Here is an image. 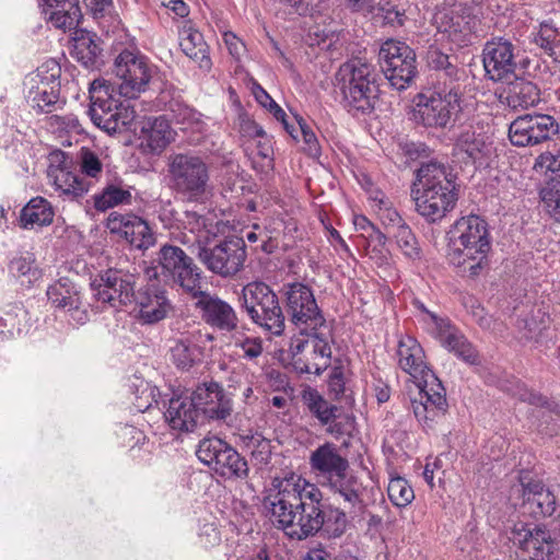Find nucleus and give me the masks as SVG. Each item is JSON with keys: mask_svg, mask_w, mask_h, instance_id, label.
<instances>
[{"mask_svg": "<svg viewBox=\"0 0 560 560\" xmlns=\"http://www.w3.org/2000/svg\"><path fill=\"white\" fill-rule=\"evenodd\" d=\"M387 494L390 502L397 508L409 505L415 499V492L405 478H392L387 486Z\"/></svg>", "mask_w": 560, "mask_h": 560, "instance_id": "nucleus-48", "label": "nucleus"}, {"mask_svg": "<svg viewBox=\"0 0 560 560\" xmlns=\"http://www.w3.org/2000/svg\"><path fill=\"white\" fill-rule=\"evenodd\" d=\"M54 215L50 202L43 197H36L31 199L21 210L20 225L23 229L49 225Z\"/></svg>", "mask_w": 560, "mask_h": 560, "instance_id": "nucleus-35", "label": "nucleus"}, {"mask_svg": "<svg viewBox=\"0 0 560 560\" xmlns=\"http://www.w3.org/2000/svg\"><path fill=\"white\" fill-rule=\"evenodd\" d=\"M523 486V506L533 517L551 516L556 511V497L539 480Z\"/></svg>", "mask_w": 560, "mask_h": 560, "instance_id": "nucleus-29", "label": "nucleus"}, {"mask_svg": "<svg viewBox=\"0 0 560 560\" xmlns=\"http://www.w3.org/2000/svg\"><path fill=\"white\" fill-rule=\"evenodd\" d=\"M47 298L55 308L66 311L68 307L75 306L80 292L69 278L62 277L48 287Z\"/></svg>", "mask_w": 560, "mask_h": 560, "instance_id": "nucleus-38", "label": "nucleus"}, {"mask_svg": "<svg viewBox=\"0 0 560 560\" xmlns=\"http://www.w3.org/2000/svg\"><path fill=\"white\" fill-rule=\"evenodd\" d=\"M427 61L429 67L435 70H442L450 78H454L457 74V67L451 60V57L442 52L436 47H430L427 52Z\"/></svg>", "mask_w": 560, "mask_h": 560, "instance_id": "nucleus-53", "label": "nucleus"}, {"mask_svg": "<svg viewBox=\"0 0 560 560\" xmlns=\"http://www.w3.org/2000/svg\"><path fill=\"white\" fill-rule=\"evenodd\" d=\"M477 21L472 16H452L446 32L450 39L458 46H465L471 42Z\"/></svg>", "mask_w": 560, "mask_h": 560, "instance_id": "nucleus-44", "label": "nucleus"}, {"mask_svg": "<svg viewBox=\"0 0 560 560\" xmlns=\"http://www.w3.org/2000/svg\"><path fill=\"white\" fill-rule=\"evenodd\" d=\"M327 433L331 434L336 439L350 435L354 428V418L348 413L342 415L341 410L337 412V417L325 425Z\"/></svg>", "mask_w": 560, "mask_h": 560, "instance_id": "nucleus-57", "label": "nucleus"}, {"mask_svg": "<svg viewBox=\"0 0 560 560\" xmlns=\"http://www.w3.org/2000/svg\"><path fill=\"white\" fill-rule=\"evenodd\" d=\"M517 52V47L509 38L499 36L488 40L482 49L486 75L494 82L509 79L515 72Z\"/></svg>", "mask_w": 560, "mask_h": 560, "instance_id": "nucleus-19", "label": "nucleus"}, {"mask_svg": "<svg viewBox=\"0 0 560 560\" xmlns=\"http://www.w3.org/2000/svg\"><path fill=\"white\" fill-rule=\"evenodd\" d=\"M378 62L389 84L398 91L407 89L418 73L416 54L404 42L388 39L383 43Z\"/></svg>", "mask_w": 560, "mask_h": 560, "instance_id": "nucleus-12", "label": "nucleus"}, {"mask_svg": "<svg viewBox=\"0 0 560 560\" xmlns=\"http://www.w3.org/2000/svg\"><path fill=\"white\" fill-rule=\"evenodd\" d=\"M192 394L173 396L167 404L164 418L173 430L190 432L201 423Z\"/></svg>", "mask_w": 560, "mask_h": 560, "instance_id": "nucleus-27", "label": "nucleus"}, {"mask_svg": "<svg viewBox=\"0 0 560 560\" xmlns=\"http://www.w3.org/2000/svg\"><path fill=\"white\" fill-rule=\"evenodd\" d=\"M534 43L542 48L555 61L560 62V32L552 24L544 22L534 35Z\"/></svg>", "mask_w": 560, "mask_h": 560, "instance_id": "nucleus-45", "label": "nucleus"}, {"mask_svg": "<svg viewBox=\"0 0 560 560\" xmlns=\"http://www.w3.org/2000/svg\"><path fill=\"white\" fill-rule=\"evenodd\" d=\"M442 346L468 364L475 365L480 363L478 352L458 329L453 334H448L447 339H445Z\"/></svg>", "mask_w": 560, "mask_h": 560, "instance_id": "nucleus-43", "label": "nucleus"}, {"mask_svg": "<svg viewBox=\"0 0 560 560\" xmlns=\"http://www.w3.org/2000/svg\"><path fill=\"white\" fill-rule=\"evenodd\" d=\"M183 224L186 230L196 235L191 243L192 253H195L199 244L203 245L202 240H206L210 232L208 230L207 219L195 211H186L184 213Z\"/></svg>", "mask_w": 560, "mask_h": 560, "instance_id": "nucleus-51", "label": "nucleus"}, {"mask_svg": "<svg viewBox=\"0 0 560 560\" xmlns=\"http://www.w3.org/2000/svg\"><path fill=\"white\" fill-rule=\"evenodd\" d=\"M413 102L412 120L425 128H451L462 113L460 95L455 90L422 92Z\"/></svg>", "mask_w": 560, "mask_h": 560, "instance_id": "nucleus-11", "label": "nucleus"}, {"mask_svg": "<svg viewBox=\"0 0 560 560\" xmlns=\"http://www.w3.org/2000/svg\"><path fill=\"white\" fill-rule=\"evenodd\" d=\"M323 500L316 483L290 472L272 479L265 508L271 524L291 539L305 540L318 533L340 537L348 526L346 512Z\"/></svg>", "mask_w": 560, "mask_h": 560, "instance_id": "nucleus-1", "label": "nucleus"}, {"mask_svg": "<svg viewBox=\"0 0 560 560\" xmlns=\"http://www.w3.org/2000/svg\"><path fill=\"white\" fill-rule=\"evenodd\" d=\"M215 474L225 479L244 480L248 477L249 467L247 460L231 446L226 454H223V460L218 465Z\"/></svg>", "mask_w": 560, "mask_h": 560, "instance_id": "nucleus-41", "label": "nucleus"}, {"mask_svg": "<svg viewBox=\"0 0 560 560\" xmlns=\"http://www.w3.org/2000/svg\"><path fill=\"white\" fill-rule=\"evenodd\" d=\"M375 213L389 234L407 225L399 212L393 207L392 201L387 206L377 209Z\"/></svg>", "mask_w": 560, "mask_h": 560, "instance_id": "nucleus-55", "label": "nucleus"}, {"mask_svg": "<svg viewBox=\"0 0 560 560\" xmlns=\"http://www.w3.org/2000/svg\"><path fill=\"white\" fill-rule=\"evenodd\" d=\"M392 236L395 238L398 248L407 259H420L421 249L413 232L408 224L398 231H394Z\"/></svg>", "mask_w": 560, "mask_h": 560, "instance_id": "nucleus-50", "label": "nucleus"}, {"mask_svg": "<svg viewBox=\"0 0 560 560\" xmlns=\"http://www.w3.org/2000/svg\"><path fill=\"white\" fill-rule=\"evenodd\" d=\"M192 396L197 409L201 412V423L205 420H225L232 412L231 399L218 383L198 386Z\"/></svg>", "mask_w": 560, "mask_h": 560, "instance_id": "nucleus-23", "label": "nucleus"}, {"mask_svg": "<svg viewBox=\"0 0 560 560\" xmlns=\"http://www.w3.org/2000/svg\"><path fill=\"white\" fill-rule=\"evenodd\" d=\"M269 112L273 115V117L278 120V121H281L282 125H283V128L285 129V131L293 138V139H296L298 138V130L294 126H291L289 125V122L287 121V114L276 103L273 102V104H271L269 107H268Z\"/></svg>", "mask_w": 560, "mask_h": 560, "instance_id": "nucleus-64", "label": "nucleus"}, {"mask_svg": "<svg viewBox=\"0 0 560 560\" xmlns=\"http://www.w3.org/2000/svg\"><path fill=\"white\" fill-rule=\"evenodd\" d=\"M113 72L120 81L115 90L120 96L131 100L145 91L153 70L147 57L125 49L115 58Z\"/></svg>", "mask_w": 560, "mask_h": 560, "instance_id": "nucleus-13", "label": "nucleus"}, {"mask_svg": "<svg viewBox=\"0 0 560 560\" xmlns=\"http://www.w3.org/2000/svg\"><path fill=\"white\" fill-rule=\"evenodd\" d=\"M100 52L101 47L95 43L89 33L81 34V36L73 39L71 56L81 62L85 68L94 66L96 57L100 55Z\"/></svg>", "mask_w": 560, "mask_h": 560, "instance_id": "nucleus-46", "label": "nucleus"}, {"mask_svg": "<svg viewBox=\"0 0 560 560\" xmlns=\"http://www.w3.org/2000/svg\"><path fill=\"white\" fill-rule=\"evenodd\" d=\"M48 176L60 194L71 200L84 196L92 187V182L80 177L66 168H51Z\"/></svg>", "mask_w": 560, "mask_h": 560, "instance_id": "nucleus-34", "label": "nucleus"}, {"mask_svg": "<svg viewBox=\"0 0 560 560\" xmlns=\"http://www.w3.org/2000/svg\"><path fill=\"white\" fill-rule=\"evenodd\" d=\"M106 228L137 249H148L155 242L147 221L132 213L112 212L106 220Z\"/></svg>", "mask_w": 560, "mask_h": 560, "instance_id": "nucleus-22", "label": "nucleus"}, {"mask_svg": "<svg viewBox=\"0 0 560 560\" xmlns=\"http://www.w3.org/2000/svg\"><path fill=\"white\" fill-rule=\"evenodd\" d=\"M453 247L447 254L448 261L463 276L475 277L488 262L491 248L487 223L478 215L458 219L453 225Z\"/></svg>", "mask_w": 560, "mask_h": 560, "instance_id": "nucleus-4", "label": "nucleus"}, {"mask_svg": "<svg viewBox=\"0 0 560 560\" xmlns=\"http://www.w3.org/2000/svg\"><path fill=\"white\" fill-rule=\"evenodd\" d=\"M296 130L300 131L302 135V139L304 142L303 150L310 156H313V158L318 156L320 154V147H319L317 137L315 136L313 130H311L308 128V126L302 121H299V129L296 128Z\"/></svg>", "mask_w": 560, "mask_h": 560, "instance_id": "nucleus-59", "label": "nucleus"}, {"mask_svg": "<svg viewBox=\"0 0 560 560\" xmlns=\"http://www.w3.org/2000/svg\"><path fill=\"white\" fill-rule=\"evenodd\" d=\"M308 464L320 486L340 471L350 470L348 458L341 455L339 447L332 442H325L312 451Z\"/></svg>", "mask_w": 560, "mask_h": 560, "instance_id": "nucleus-24", "label": "nucleus"}, {"mask_svg": "<svg viewBox=\"0 0 560 560\" xmlns=\"http://www.w3.org/2000/svg\"><path fill=\"white\" fill-rule=\"evenodd\" d=\"M133 187L125 183L120 177H114L106 182L103 189L92 196L94 208L105 212L112 208L131 205Z\"/></svg>", "mask_w": 560, "mask_h": 560, "instance_id": "nucleus-30", "label": "nucleus"}, {"mask_svg": "<svg viewBox=\"0 0 560 560\" xmlns=\"http://www.w3.org/2000/svg\"><path fill=\"white\" fill-rule=\"evenodd\" d=\"M254 168L260 172H267L273 168V149L271 140L265 136L258 137L256 152L253 156Z\"/></svg>", "mask_w": 560, "mask_h": 560, "instance_id": "nucleus-52", "label": "nucleus"}, {"mask_svg": "<svg viewBox=\"0 0 560 560\" xmlns=\"http://www.w3.org/2000/svg\"><path fill=\"white\" fill-rule=\"evenodd\" d=\"M60 72L59 65L50 60L31 75L33 85L28 91V98L38 113H52L65 104L59 96Z\"/></svg>", "mask_w": 560, "mask_h": 560, "instance_id": "nucleus-16", "label": "nucleus"}, {"mask_svg": "<svg viewBox=\"0 0 560 560\" xmlns=\"http://www.w3.org/2000/svg\"><path fill=\"white\" fill-rule=\"evenodd\" d=\"M199 540L205 548L213 547L221 541V534L213 523H206L199 529Z\"/></svg>", "mask_w": 560, "mask_h": 560, "instance_id": "nucleus-61", "label": "nucleus"}, {"mask_svg": "<svg viewBox=\"0 0 560 560\" xmlns=\"http://www.w3.org/2000/svg\"><path fill=\"white\" fill-rule=\"evenodd\" d=\"M322 487L328 489L334 495H338L351 508L363 510L366 506L364 501L365 487L351 469L340 471L339 475L324 481Z\"/></svg>", "mask_w": 560, "mask_h": 560, "instance_id": "nucleus-28", "label": "nucleus"}, {"mask_svg": "<svg viewBox=\"0 0 560 560\" xmlns=\"http://www.w3.org/2000/svg\"><path fill=\"white\" fill-rule=\"evenodd\" d=\"M558 133V121L546 114L518 116L509 127V139L515 147L537 145L551 140Z\"/></svg>", "mask_w": 560, "mask_h": 560, "instance_id": "nucleus-17", "label": "nucleus"}, {"mask_svg": "<svg viewBox=\"0 0 560 560\" xmlns=\"http://www.w3.org/2000/svg\"><path fill=\"white\" fill-rule=\"evenodd\" d=\"M115 86L104 80L95 79L91 83V105L89 116L93 124L113 135L129 126L136 118V110L128 100L114 97Z\"/></svg>", "mask_w": 560, "mask_h": 560, "instance_id": "nucleus-8", "label": "nucleus"}, {"mask_svg": "<svg viewBox=\"0 0 560 560\" xmlns=\"http://www.w3.org/2000/svg\"><path fill=\"white\" fill-rule=\"evenodd\" d=\"M541 199L553 219L560 222V190L544 189Z\"/></svg>", "mask_w": 560, "mask_h": 560, "instance_id": "nucleus-63", "label": "nucleus"}, {"mask_svg": "<svg viewBox=\"0 0 560 560\" xmlns=\"http://www.w3.org/2000/svg\"><path fill=\"white\" fill-rule=\"evenodd\" d=\"M190 298L195 300L194 305L202 320L210 327L224 332L237 329L240 319L234 307L219 296L210 294L208 283L201 285L196 293L192 292Z\"/></svg>", "mask_w": 560, "mask_h": 560, "instance_id": "nucleus-18", "label": "nucleus"}, {"mask_svg": "<svg viewBox=\"0 0 560 560\" xmlns=\"http://www.w3.org/2000/svg\"><path fill=\"white\" fill-rule=\"evenodd\" d=\"M180 48L201 70L209 71L212 62L209 56V47L202 34L191 26H184L180 31Z\"/></svg>", "mask_w": 560, "mask_h": 560, "instance_id": "nucleus-33", "label": "nucleus"}, {"mask_svg": "<svg viewBox=\"0 0 560 560\" xmlns=\"http://www.w3.org/2000/svg\"><path fill=\"white\" fill-rule=\"evenodd\" d=\"M141 147L154 154L161 153L173 140L170 119L165 116L148 118L141 129Z\"/></svg>", "mask_w": 560, "mask_h": 560, "instance_id": "nucleus-31", "label": "nucleus"}, {"mask_svg": "<svg viewBox=\"0 0 560 560\" xmlns=\"http://www.w3.org/2000/svg\"><path fill=\"white\" fill-rule=\"evenodd\" d=\"M170 355L177 369L187 371L199 360L200 349L189 337H182L174 340Z\"/></svg>", "mask_w": 560, "mask_h": 560, "instance_id": "nucleus-39", "label": "nucleus"}, {"mask_svg": "<svg viewBox=\"0 0 560 560\" xmlns=\"http://www.w3.org/2000/svg\"><path fill=\"white\" fill-rule=\"evenodd\" d=\"M47 20L63 32L75 30L82 19L78 0H45Z\"/></svg>", "mask_w": 560, "mask_h": 560, "instance_id": "nucleus-32", "label": "nucleus"}, {"mask_svg": "<svg viewBox=\"0 0 560 560\" xmlns=\"http://www.w3.org/2000/svg\"><path fill=\"white\" fill-rule=\"evenodd\" d=\"M302 400L310 413L316 418L320 425H326L337 417L340 407L325 399L318 390L308 387L303 392Z\"/></svg>", "mask_w": 560, "mask_h": 560, "instance_id": "nucleus-37", "label": "nucleus"}, {"mask_svg": "<svg viewBox=\"0 0 560 560\" xmlns=\"http://www.w3.org/2000/svg\"><path fill=\"white\" fill-rule=\"evenodd\" d=\"M398 364L416 380L418 397L411 400L412 411L419 422L430 425L447 410L446 392L442 382L424 362V352L412 337H402L397 348Z\"/></svg>", "mask_w": 560, "mask_h": 560, "instance_id": "nucleus-2", "label": "nucleus"}, {"mask_svg": "<svg viewBox=\"0 0 560 560\" xmlns=\"http://www.w3.org/2000/svg\"><path fill=\"white\" fill-rule=\"evenodd\" d=\"M523 322L525 328L527 329V334H525V337L533 338L541 334V331L547 328L549 324V316H547L545 313H541V311L538 310L536 315L533 313L530 318H526Z\"/></svg>", "mask_w": 560, "mask_h": 560, "instance_id": "nucleus-60", "label": "nucleus"}, {"mask_svg": "<svg viewBox=\"0 0 560 560\" xmlns=\"http://www.w3.org/2000/svg\"><path fill=\"white\" fill-rule=\"evenodd\" d=\"M170 116L172 120L179 125H192L199 120V113L178 101L170 104Z\"/></svg>", "mask_w": 560, "mask_h": 560, "instance_id": "nucleus-56", "label": "nucleus"}, {"mask_svg": "<svg viewBox=\"0 0 560 560\" xmlns=\"http://www.w3.org/2000/svg\"><path fill=\"white\" fill-rule=\"evenodd\" d=\"M241 446L250 453L259 465L267 464L271 457V442L259 432H247L240 435Z\"/></svg>", "mask_w": 560, "mask_h": 560, "instance_id": "nucleus-42", "label": "nucleus"}, {"mask_svg": "<svg viewBox=\"0 0 560 560\" xmlns=\"http://www.w3.org/2000/svg\"><path fill=\"white\" fill-rule=\"evenodd\" d=\"M455 149L464 153L470 161L482 165L492 153V141L482 131V128L475 125H467L460 128L455 138Z\"/></svg>", "mask_w": 560, "mask_h": 560, "instance_id": "nucleus-26", "label": "nucleus"}, {"mask_svg": "<svg viewBox=\"0 0 560 560\" xmlns=\"http://www.w3.org/2000/svg\"><path fill=\"white\" fill-rule=\"evenodd\" d=\"M376 73L371 63L352 59L342 63L335 78L345 108L352 115L370 114L378 100Z\"/></svg>", "mask_w": 560, "mask_h": 560, "instance_id": "nucleus-5", "label": "nucleus"}, {"mask_svg": "<svg viewBox=\"0 0 560 560\" xmlns=\"http://www.w3.org/2000/svg\"><path fill=\"white\" fill-rule=\"evenodd\" d=\"M235 347L241 349L242 358L254 361L264 352L262 340L259 337H245L235 341Z\"/></svg>", "mask_w": 560, "mask_h": 560, "instance_id": "nucleus-58", "label": "nucleus"}, {"mask_svg": "<svg viewBox=\"0 0 560 560\" xmlns=\"http://www.w3.org/2000/svg\"><path fill=\"white\" fill-rule=\"evenodd\" d=\"M133 300L136 316L142 324L159 323L173 311L166 292L155 284H148L140 289Z\"/></svg>", "mask_w": 560, "mask_h": 560, "instance_id": "nucleus-25", "label": "nucleus"}, {"mask_svg": "<svg viewBox=\"0 0 560 560\" xmlns=\"http://www.w3.org/2000/svg\"><path fill=\"white\" fill-rule=\"evenodd\" d=\"M93 295L104 306L118 308L135 298V277L109 269L92 283Z\"/></svg>", "mask_w": 560, "mask_h": 560, "instance_id": "nucleus-20", "label": "nucleus"}, {"mask_svg": "<svg viewBox=\"0 0 560 560\" xmlns=\"http://www.w3.org/2000/svg\"><path fill=\"white\" fill-rule=\"evenodd\" d=\"M156 260V266H150L144 269V273L150 280L156 279L161 273L172 279L175 284L189 295L201 289V285L207 284L200 268L195 265L192 258L180 247L170 244L163 245L158 253Z\"/></svg>", "mask_w": 560, "mask_h": 560, "instance_id": "nucleus-10", "label": "nucleus"}, {"mask_svg": "<svg viewBox=\"0 0 560 560\" xmlns=\"http://www.w3.org/2000/svg\"><path fill=\"white\" fill-rule=\"evenodd\" d=\"M415 210L429 223L440 222L457 202L452 174L440 163H424L418 168L410 190Z\"/></svg>", "mask_w": 560, "mask_h": 560, "instance_id": "nucleus-3", "label": "nucleus"}, {"mask_svg": "<svg viewBox=\"0 0 560 560\" xmlns=\"http://www.w3.org/2000/svg\"><path fill=\"white\" fill-rule=\"evenodd\" d=\"M284 289L289 319L300 331L329 325L308 285L294 282L287 284Z\"/></svg>", "mask_w": 560, "mask_h": 560, "instance_id": "nucleus-14", "label": "nucleus"}, {"mask_svg": "<svg viewBox=\"0 0 560 560\" xmlns=\"http://www.w3.org/2000/svg\"><path fill=\"white\" fill-rule=\"evenodd\" d=\"M241 307L252 323L279 337L285 329V316L276 292L265 282L247 283L240 296Z\"/></svg>", "mask_w": 560, "mask_h": 560, "instance_id": "nucleus-7", "label": "nucleus"}, {"mask_svg": "<svg viewBox=\"0 0 560 560\" xmlns=\"http://www.w3.org/2000/svg\"><path fill=\"white\" fill-rule=\"evenodd\" d=\"M80 171L90 178H97L103 171V164L98 156L88 148H81L79 152Z\"/></svg>", "mask_w": 560, "mask_h": 560, "instance_id": "nucleus-54", "label": "nucleus"}, {"mask_svg": "<svg viewBox=\"0 0 560 560\" xmlns=\"http://www.w3.org/2000/svg\"><path fill=\"white\" fill-rule=\"evenodd\" d=\"M514 544L527 556V560H549L555 547L550 532L545 525L515 524Z\"/></svg>", "mask_w": 560, "mask_h": 560, "instance_id": "nucleus-21", "label": "nucleus"}, {"mask_svg": "<svg viewBox=\"0 0 560 560\" xmlns=\"http://www.w3.org/2000/svg\"><path fill=\"white\" fill-rule=\"evenodd\" d=\"M10 270L21 278L22 284L31 285L42 278V271L31 256L13 259L10 264Z\"/></svg>", "mask_w": 560, "mask_h": 560, "instance_id": "nucleus-49", "label": "nucleus"}, {"mask_svg": "<svg viewBox=\"0 0 560 560\" xmlns=\"http://www.w3.org/2000/svg\"><path fill=\"white\" fill-rule=\"evenodd\" d=\"M168 186L189 201L201 200L208 192L210 165L194 152L173 153L167 159Z\"/></svg>", "mask_w": 560, "mask_h": 560, "instance_id": "nucleus-6", "label": "nucleus"}, {"mask_svg": "<svg viewBox=\"0 0 560 560\" xmlns=\"http://www.w3.org/2000/svg\"><path fill=\"white\" fill-rule=\"evenodd\" d=\"M332 342L330 325L300 331L289 347L294 369L299 373L319 375L330 364Z\"/></svg>", "mask_w": 560, "mask_h": 560, "instance_id": "nucleus-9", "label": "nucleus"}, {"mask_svg": "<svg viewBox=\"0 0 560 560\" xmlns=\"http://www.w3.org/2000/svg\"><path fill=\"white\" fill-rule=\"evenodd\" d=\"M539 90L536 84L524 79H515L510 83L506 101L510 107L527 109L539 102Z\"/></svg>", "mask_w": 560, "mask_h": 560, "instance_id": "nucleus-36", "label": "nucleus"}, {"mask_svg": "<svg viewBox=\"0 0 560 560\" xmlns=\"http://www.w3.org/2000/svg\"><path fill=\"white\" fill-rule=\"evenodd\" d=\"M384 24L392 27H400L405 24L406 13L405 10H400L397 7H382L380 9Z\"/></svg>", "mask_w": 560, "mask_h": 560, "instance_id": "nucleus-62", "label": "nucleus"}, {"mask_svg": "<svg viewBox=\"0 0 560 560\" xmlns=\"http://www.w3.org/2000/svg\"><path fill=\"white\" fill-rule=\"evenodd\" d=\"M231 445L217 436L206 438L199 442L197 457L214 472L218 465L223 460V454L230 450Z\"/></svg>", "mask_w": 560, "mask_h": 560, "instance_id": "nucleus-40", "label": "nucleus"}, {"mask_svg": "<svg viewBox=\"0 0 560 560\" xmlns=\"http://www.w3.org/2000/svg\"><path fill=\"white\" fill-rule=\"evenodd\" d=\"M423 312V323L428 331L442 345L447 339L448 334H453L457 328L453 326L448 318L440 317L435 313L428 311L421 305Z\"/></svg>", "mask_w": 560, "mask_h": 560, "instance_id": "nucleus-47", "label": "nucleus"}, {"mask_svg": "<svg viewBox=\"0 0 560 560\" xmlns=\"http://www.w3.org/2000/svg\"><path fill=\"white\" fill-rule=\"evenodd\" d=\"M195 254L210 271L223 278L235 276L246 258L245 244L241 238L225 240L213 247L199 244Z\"/></svg>", "mask_w": 560, "mask_h": 560, "instance_id": "nucleus-15", "label": "nucleus"}]
</instances>
